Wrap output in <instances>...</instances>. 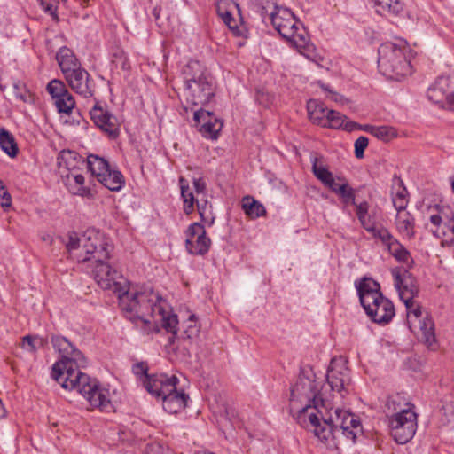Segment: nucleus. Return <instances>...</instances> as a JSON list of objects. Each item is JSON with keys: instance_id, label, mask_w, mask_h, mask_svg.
I'll use <instances>...</instances> for the list:
<instances>
[{"instance_id": "nucleus-55", "label": "nucleus", "mask_w": 454, "mask_h": 454, "mask_svg": "<svg viewBox=\"0 0 454 454\" xmlns=\"http://www.w3.org/2000/svg\"><path fill=\"white\" fill-rule=\"evenodd\" d=\"M184 333L188 339H192L198 335L199 329L196 325H190L185 331Z\"/></svg>"}, {"instance_id": "nucleus-24", "label": "nucleus", "mask_w": 454, "mask_h": 454, "mask_svg": "<svg viewBox=\"0 0 454 454\" xmlns=\"http://www.w3.org/2000/svg\"><path fill=\"white\" fill-rule=\"evenodd\" d=\"M62 178L65 185L72 194L87 198L92 196L90 190L84 185V176L79 171L62 173Z\"/></svg>"}, {"instance_id": "nucleus-34", "label": "nucleus", "mask_w": 454, "mask_h": 454, "mask_svg": "<svg viewBox=\"0 0 454 454\" xmlns=\"http://www.w3.org/2000/svg\"><path fill=\"white\" fill-rule=\"evenodd\" d=\"M358 129H363L384 142H387L397 136L395 129L388 126L365 125L362 127L359 125Z\"/></svg>"}, {"instance_id": "nucleus-22", "label": "nucleus", "mask_w": 454, "mask_h": 454, "mask_svg": "<svg viewBox=\"0 0 454 454\" xmlns=\"http://www.w3.org/2000/svg\"><path fill=\"white\" fill-rule=\"evenodd\" d=\"M176 383V376L168 377L165 374L150 375L144 381L145 389L157 398H161L165 394L175 390Z\"/></svg>"}, {"instance_id": "nucleus-41", "label": "nucleus", "mask_w": 454, "mask_h": 454, "mask_svg": "<svg viewBox=\"0 0 454 454\" xmlns=\"http://www.w3.org/2000/svg\"><path fill=\"white\" fill-rule=\"evenodd\" d=\"M53 102L59 113L67 115L71 114L75 106L74 98L70 92L67 94L65 93L59 98L54 99Z\"/></svg>"}, {"instance_id": "nucleus-59", "label": "nucleus", "mask_w": 454, "mask_h": 454, "mask_svg": "<svg viewBox=\"0 0 454 454\" xmlns=\"http://www.w3.org/2000/svg\"><path fill=\"white\" fill-rule=\"evenodd\" d=\"M330 98L335 102H341L342 101V96L337 94V93H333L332 96L330 97Z\"/></svg>"}, {"instance_id": "nucleus-4", "label": "nucleus", "mask_w": 454, "mask_h": 454, "mask_svg": "<svg viewBox=\"0 0 454 454\" xmlns=\"http://www.w3.org/2000/svg\"><path fill=\"white\" fill-rule=\"evenodd\" d=\"M69 254L78 262L107 260L112 252L109 239L99 231L88 230L82 237L71 233L67 243Z\"/></svg>"}, {"instance_id": "nucleus-16", "label": "nucleus", "mask_w": 454, "mask_h": 454, "mask_svg": "<svg viewBox=\"0 0 454 454\" xmlns=\"http://www.w3.org/2000/svg\"><path fill=\"white\" fill-rule=\"evenodd\" d=\"M86 163L92 176H96L105 187L113 192H118L122 188L125 181L121 173L114 174L112 181L108 180V182L103 177L104 174L111 168L106 160L98 155L90 154Z\"/></svg>"}, {"instance_id": "nucleus-58", "label": "nucleus", "mask_w": 454, "mask_h": 454, "mask_svg": "<svg viewBox=\"0 0 454 454\" xmlns=\"http://www.w3.org/2000/svg\"><path fill=\"white\" fill-rule=\"evenodd\" d=\"M35 344L37 345V349H38L39 348H43L44 345L47 344V340L43 338L35 336Z\"/></svg>"}, {"instance_id": "nucleus-56", "label": "nucleus", "mask_w": 454, "mask_h": 454, "mask_svg": "<svg viewBox=\"0 0 454 454\" xmlns=\"http://www.w3.org/2000/svg\"><path fill=\"white\" fill-rule=\"evenodd\" d=\"M145 454H161V447L160 445H149Z\"/></svg>"}, {"instance_id": "nucleus-23", "label": "nucleus", "mask_w": 454, "mask_h": 454, "mask_svg": "<svg viewBox=\"0 0 454 454\" xmlns=\"http://www.w3.org/2000/svg\"><path fill=\"white\" fill-rule=\"evenodd\" d=\"M448 80L441 78L427 90V98L442 108L454 109V93L447 94Z\"/></svg>"}, {"instance_id": "nucleus-44", "label": "nucleus", "mask_w": 454, "mask_h": 454, "mask_svg": "<svg viewBox=\"0 0 454 454\" xmlns=\"http://www.w3.org/2000/svg\"><path fill=\"white\" fill-rule=\"evenodd\" d=\"M341 200L343 204L345 205H354L356 206V192L355 190L349 186L348 183L347 182L344 186L339 187V192L337 193Z\"/></svg>"}, {"instance_id": "nucleus-39", "label": "nucleus", "mask_w": 454, "mask_h": 454, "mask_svg": "<svg viewBox=\"0 0 454 454\" xmlns=\"http://www.w3.org/2000/svg\"><path fill=\"white\" fill-rule=\"evenodd\" d=\"M0 147L11 157H15L18 153L17 144L12 135L4 129L0 130Z\"/></svg>"}, {"instance_id": "nucleus-30", "label": "nucleus", "mask_w": 454, "mask_h": 454, "mask_svg": "<svg viewBox=\"0 0 454 454\" xmlns=\"http://www.w3.org/2000/svg\"><path fill=\"white\" fill-rule=\"evenodd\" d=\"M323 127L331 129H343L347 131L358 129L359 124L355 121H348V118L340 113L330 110L325 119V124Z\"/></svg>"}, {"instance_id": "nucleus-33", "label": "nucleus", "mask_w": 454, "mask_h": 454, "mask_svg": "<svg viewBox=\"0 0 454 454\" xmlns=\"http://www.w3.org/2000/svg\"><path fill=\"white\" fill-rule=\"evenodd\" d=\"M242 209L247 216L253 219L266 214L264 206L251 196H246L242 199Z\"/></svg>"}, {"instance_id": "nucleus-54", "label": "nucleus", "mask_w": 454, "mask_h": 454, "mask_svg": "<svg viewBox=\"0 0 454 454\" xmlns=\"http://www.w3.org/2000/svg\"><path fill=\"white\" fill-rule=\"evenodd\" d=\"M233 12H229L225 13L223 16H221L223 21L228 26V27L231 30H234L237 27L236 21L232 17Z\"/></svg>"}, {"instance_id": "nucleus-35", "label": "nucleus", "mask_w": 454, "mask_h": 454, "mask_svg": "<svg viewBox=\"0 0 454 454\" xmlns=\"http://www.w3.org/2000/svg\"><path fill=\"white\" fill-rule=\"evenodd\" d=\"M179 183L181 188V197L184 201V211L186 215H190L194 209V203L196 199L194 198L187 180H185L184 177H180Z\"/></svg>"}, {"instance_id": "nucleus-18", "label": "nucleus", "mask_w": 454, "mask_h": 454, "mask_svg": "<svg viewBox=\"0 0 454 454\" xmlns=\"http://www.w3.org/2000/svg\"><path fill=\"white\" fill-rule=\"evenodd\" d=\"M312 173L319 180L322 184L328 188L331 192L337 194L339 187L344 186L348 182L342 176H333V173L328 169L325 159L322 155L316 154L311 158Z\"/></svg>"}, {"instance_id": "nucleus-11", "label": "nucleus", "mask_w": 454, "mask_h": 454, "mask_svg": "<svg viewBox=\"0 0 454 454\" xmlns=\"http://www.w3.org/2000/svg\"><path fill=\"white\" fill-rule=\"evenodd\" d=\"M390 433L399 444H405L415 434L417 429V414L413 410H404L388 417Z\"/></svg>"}, {"instance_id": "nucleus-49", "label": "nucleus", "mask_w": 454, "mask_h": 454, "mask_svg": "<svg viewBox=\"0 0 454 454\" xmlns=\"http://www.w3.org/2000/svg\"><path fill=\"white\" fill-rule=\"evenodd\" d=\"M22 348L30 351L35 352L37 350V345L35 344V336L26 335L22 339L21 343Z\"/></svg>"}, {"instance_id": "nucleus-52", "label": "nucleus", "mask_w": 454, "mask_h": 454, "mask_svg": "<svg viewBox=\"0 0 454 454\" xmlns=\"http://www.w3.org/2000/svg\"><path fill=\"white\" fill-rule=\"evenodd\" d=\"M12 205V197L6 189L0 191V206L3 208H8Z\"/></svg>"}, {"instance_id": "nucleus-47", "label": "nucleus", "mask_w": 454, "mask_h": 454, "mask_svg": "<svg viewBox=\"0 0 454 454\" xmlns=\"http://www.w3.org/2000/svg\"><path fill=\"white\" fill-rule=\"evenodd\" d=\"M259 5L262 8L263 18L268 15L269 19L271 17V12H275L277 9L281 8V6L277 5L274 0H258Z\"/></svg>"}, {"instance_id": "nucleus-31", "label": "nucleus", "mask_w": 454, "mask_h": 454, "mask_svg": "<svg viewBox=\"0 0 454 454\" xmlns=\"http://www.w3.org/2000/svg\"><path fill=\"white\" fill-rule=\"evenodd\" d=\"M376 12L384 16H397L403 10L400 0H372Z\"/></svg>"}, {"instance_id": "nucleus-40", "label": "nucleus", "mask_w": 454, "mask_h": 454, "mask_svg": "<svg viewBox=\"0 0 454 454\" xmlns=\"http://www.w3.org/2000/svg\"><path fill=\"white\" fill-rule=\"evenodd\" d=\"M386 408L387 412L391 411L393 414H397L404 410H412V404L405 402L400 395H395L388 397Z\"/></svg>"}, {"instance_id": "nucleus-29", "label": "nucleus", "mask_w": 454, "mask_h": 454, "mask_svg": "<svg viewBox=\"0 0 454 454\" xmlns=\"http://www.w3.org/2000/svg\"><path fill=\"white\" fill-rule=\"evenodd\" d=\"M407 195L408 192L402 178L395 175L392 179V201L397 211L406 208L408 204Z\"/></svg>"}, {"instance_id": "nucleus-53", "label": "nucleus", "mask_w": 454, "mask_h": 454, "mask_svg": "<svg viewBox=\"0 0 454 454\" xmlns=\"http://www.w3.org/2000/svg\"><path fill=\"white\" fill-rule=\"evenodd\" d=\"M193 186L195 188L197 196H200V194L205 196L206 182L202 178L193 179Z\"/></svg>"}, {"instance_id": "nucleus-28", "label": "nucleus", "mask_w": 454, "mask_h": 454, "mask_svg": "<svg viewBox=\"0 0 454 454\" xmlns=\"http://www.w3.org/2000/svg\"><path fill=\"white\" fill-rule=\"evenodd\" d=\"M187 398L184 393L177 392L176 388L169 391L161 397L163 409L170 414H175L184 409Z\"/></svg>"}, {"instance_id": "nucleus-15", "label": "nucleus", "mask_w": 454, "mask_h": 454, "mask_svg": "<svg viewBox=\"0 0 454 454\" xmlns=\"http://www.w3.org/2000/svg\"><path fill=\"white\" fill-rule=\"evenodd\" d=\"M86 163L92 176H96L105 187L113 192H118L122 188L125 181L121 173L114 174L112 181L108 180V182L103 177L104 174L111 168L106 160L98 155L90 154Z\"/></svg>"}, {"instance_id": "nucleus-37", "label": "nucleus", "mask_w": 454, "mask_h": 454, "mask_svg": "<svg viewBox=\"0 0 454 454\" xmlns=\"http://www.w3.org/2000/svg\"><path fill=\"white\" fill-rule=\"evenodd\" d=\"M356 216L363 226L367 231H371L375 226L373 217L369 214V204L367 201H363L356 205Z\"/></svg>"}, {"instance_id": "nucleus-27", "label": "nucleus", "mask_w": 454, "mask_h": 454, "mask_svg": "<svg viewBox=\"0 0 454 454\" xmlns=\"http://www.w3.org/2000/svg\"><path fill=\"white\" fill-rule=\"evenodd\" d=\"M56 59L64 77L82 67L73 51L67 47H62L59 49L57 53Z\"/></svg>"}, {"instance_id": "nucleus-48", "label": "nucleus", "mask_w": 454, "mask_h": 454, "mask_svg": "<svg viewBox=\"0 0 454 454\" xmlns=\"http://www.w3.org/2000/svg\"><path fill=\"white\" fill-rule=\"evenodd\" d=\"M368 146V138L365 137H359L355 142V155L356 158L361 159L364 156V152Z\"/></svg>"}, {"instance_id": "nucleus-9", "label": "nucleus", "mask_w": 454, "mask_h": 454, "mask_svg": "<svg viewBox=\"0 0 454 454\" xmlns=\"http://www.w3.org/2000/svg\"><path fill=\"white\" fill-rule=\"evenodd\" d=\"M270 20L278 34L300 52L309 45V36L303 24L287 8L271 12Z\"/></svg>"}, {"instance_id": "nucleus-17", "label": "nucleus", "mask_w": 454, "mask_h": 454, "mask_svg": "<svg viewBox=\"0 0 454 454\" xmlns=\"http://www.w3.org/2000/svg\"><path fill=\"white\" fill-rule=\"evenodd\" d=\"M185 247L189 254L205 255L210 249L211 239L199 223H192L185 231Z\"/></svg>"}, {"instance_id": "nucleus-14", "label": "nucleus", "mask_w": 454, "mask_h": 454, "mask_svg": "<svg viewBox=\"0 0 454 454\" xmlns=\"http://www.w3.org/2000/svg\"><path fill=\"white\" fill-rule=\"evenodd\" d=\"M326 380L333 391H336L344 395L350 390V372L346 365V361L342 358H333L331 360L329 369L326 374Z\"/></svg>"}, {"instance_id": "nucleus-3", "label": "nucleus", "mask_w": 454, "mask_h": 454, "mask_svg": "<svg viewBox=\"0 0 454 454\" xmlns=\"http://www.w3.org/2000/svg\"><path fill=\"white\" fill-rule=\"evenodd\" d=\"M332 410L331 403L329 408L319 410L317 422L310 430H313L314 434L324 442H328L330 439L336 438V434L341 433L355 443L356 436L363 432L360 419L348 411L336 408L332 412Z\"/></svg>"}, {"instance_id": "nucleus-50", "label": "nucleus", "mask_w": 454, "mask_h": 454, "mask_svg": "<svg viewBox=\"0 0 454 454\" xmlns=\"http://www.w3.org/2000/svg\"><path fill=\"white\" fill-rule=\"evenodd\" d=\"M42 8L48 13H50L54 20H58L57 7L54 4V0H40Z\"/></svg>"}, {"instance_id": "nucleus-42", "label": "nucleus", "mask_w": 454, "mask_h": 454, "mask_svg": "<svg viewBox=\"0 0 454 454\" xmlns=\"http://www.w3.org/2000/svg\"><path fill=\"white\" fill-rule=\"evenodd\" d=\"M368 232L372 233L375 239L380 240L381 244L387 248L396 239L384 227L377 228L374 226Z\"/></svg>"}, {"instance_id": "nucleus-36", "label": "nucleus", "mask_w": 454, "mask_h": 454, "mask_svg": "<svg viewBox=\"0 0 454 454\" xmlns=\"http://www.w3.org/2000/svg\"><path fill=\"white\" fill-rule=\"evenodd\" d=\"M397 215L395 219L396 228L399 232L403 233L408 237H411L413 235V218L410 215V213L405 210L397 211Z\"/></svg>"}, {"instance_id": "nucleus-20", "label": "nucleus", "mask_w": 454, "mask_h": 454, "mask_svg": "<svg viewBox=\"0 0 454 454\" xmlns=\"http://www.w3.org/2000/svg\"><path fill=\"white\" fill-rule=\"evenodd\" d=\"M93 122L111 138H116L120 129L117 118L108 110L96 103L90 111Z\"/></svg>"}, {"instance_id": "nucleus-19", "label": "nucleus", "mask_w": 454, "mask_h": 454, "mask_svg": "<svg viewBox=\"0 0 454 454\" xmlns=\"http://www.w3.org/2000/svg\"><path fill=\"white\" fill-rule=\"evenodd\" d=\"M69 87L78 95L90 98L94 97L96 84L90 74L82 67L76 69L65 77Z\"/></svg>"}, {"instance_id": "nucleus-26", "label": "nucleus", "mask_w": 454, "mask_h": 454, "mask_svg": "<svg viewBox=\"0 0 454 454\" xmlns=\"http://www.w3.org/2000/svg\"><path fill=\"white\" fill-rule=\"evenodd\" d=\"M84 163L83 158L74 151L63 150L58 156V166L62 173H64V170L67 173L77 172L80 166Z\"/></svg>"}, {"instance_id": "nucleus-6", "label": "nucleus", "mask_w": 454, "mask_h": 454, "mask_svg": "<svg viewBox=\"0 0 454 454\" xmlns=\"http://www.w3.org/2000/svg\"><path fill=\"white\" fill-rule=\"evenodd\" d=\"M51 340L61 356L52 366V378L62 387L74 386L68 380L81 372L79 368L85 367L84 356L63 336L53 335Z\"/></svg>"}, {"instance_id": "nucleus-7", "label": "nucleus", "mask_w": 454, "mask_h": 454, "mask_svg": "<svg viewBox=\"0 0 454 454\" xmlns=\"http://www.w3.org/2000/svg\"><path fill=\"white\" fill-rule=\"evenodd\" d=\"M360 302L368 317L375 323L386 325L395 316V307L390 300L383 296L378 282L364 278L357 286Z\"/></svg>"}, {"instance_id": "nucleus-64", "label": "nucleus", "mask_w": 454, "mask_h": 454, "mask_svg": "<svg viewBox=\"0 0 454 454\" xmlns=\"http://www.w3.org/2000/svg\"><path fill=\"white\" fill-rule=\"evenodd\" d=\"M193 317H194V315H192V316L190 317V319L192 320V319H193Z\"/></svg>"}, {"instance_id": "nucleus-8", "label": "nucleus", "mask_w": 454, "mask_h": 454, "mask_svg": "<svg viewBox=\"0 0 454 454\" xmlns=\"http://www.w3.org/2000/svg\"><path fill=\"white\" fill-rule=\"evenodd\" d=\"M407 50L404 43L396 44L387 42L380 46L378 67L383 75L399 80L411 74V63L406 59Z\"/></svg>"}, {"instance_id": "nucleus-5", "label": "nucleus", "mask_w": 454, "mask_h": 454, "mask_svg": "<svg viewBox=\"0 0 454 454\" xmlns=\"http://www.w3.org/2000/svg\"><path fill=\"white\" fill-rule=\"evenodd\" d=\"M184 83V97L186 101L184 109L203 106L214 97L215 91L211 81L206 75L199 61L191 60L182 69Z\"/></svg>"}, {"instance_id": "nucleus-46", "label": "nucleus", "mask_w": 454, "mask_h": 454, "mask_svg": "<svg viewBox=\"0 0 454 454\" xmlns=\"http://www.w3.org/2000/svg\"><path fill=\"white\" fill-rule=\"evenodd\" d=\"M216 12L221 17L229 12H233L239 8V4L231 0H219L216 3Z\"/></svg>"}, {"instance_id": "nucleus-1", "label": "nucleus", "mask_w": 454, "mask_h": 454, "mask_svg": "<svg viewBox=\"0 0 454 454\" xmlns=\"http://www.w3.org/2000/svg\"><path fill=\"white\" fill-rule=\"evenodd\" d=\"M95 263L93 276L96 282L102 289L111 290L118 296L124 317L145 334L164 328L173 334L169 337V343L173 344L178 320L170 312L167 301L152 289L131 286L106 260Z\"/></svg>"}, {"instance_id": "nucleus-25", "label": "nucleus", "mask_w": 454, "mask_h": 454, "mask_svg": "<svg viewBox=\"0 0 454 454\" xmlns=\"http://www.w3.org/2000/svg\"><path fill=\"white\" fill-rule=\"evenodd\" d=\"M437 212L434 214H431L429 215V221L431 223L430 231L434 233V236L443 239L446 242H453L454 241V223H450L449 225H442V217L440 215V212L435 209Z\"/></svg>"}, {"instance_id": "nucleus-10", "label": "nucleus", "mask_w": 454, "mask_h": 454, "mask_svg": "<svg viewBox=\"0 0 454 454\" xmlns=\"http://www.w3.org/2000/svg\"><path fill=\"white\" fill-rule=\"evenodd\" d=\"M68 381L74 386L62 387L69 390L76 389L93 408H98L104 411H108L113 408L108 389L102 387L97 380L91 379L85 373L79 372Z\"/></svg>"}, {"instance_id": "nucleus-21", "label": "nucleus", "mask_w": 454, "mask_h": 454, "mask_svg": "<svg viewBox=\"0 0 454 454\" xmlns=\"http://www.w3.org/2000/svg\"><path fill=\"white\" fill-rule=\"evenodd\" d=\"M193 120L199 130L206 138L215 139L223 128V121L217 119L212 113L202 108L194 111Z\"/></svg>"}, {"instance_id": "nucleus-51", "label": "nucleus", "mask_w": 454, "mask_h": 454, "mask_svg": "<svg viewBox=\"0 0 454 454\" xmlns=\"http://www.w3.org/2000/svg\"><path fill=\"white\" fill-rule=\"evenodd\" d=\"M148 365L145 362L137 363L133 365L132 372L137 376H145L147 379Z\"/></svg>"}, {"instance_id": "nucleus-62", "label": "nucleus", "mask_w": 454, "mask_h": 454, "mask_svg": "<svg viewBox=\"0 0 454 454\" xmlns=\"http://www.w3.org/2000/svg\"><path fill=\"white\" fill-rule=\"evenodd\" d=\"M322 89L325 90H328L327 87H325V85H321Z\"/></svg>"}, {"instance_id": "nucleus-2", "label": "nucleus", "mask_w": 454, "mask_h": 454, "mask_svg": "<svg viewBox=\"0 0 454 454\" xmlns=\"http://www.w3.org/2000/svg\"><path fill=\"white\" fill-rule=\"evenodd\" d=\"M330 407V401L323 397L322 385L315 376L300 374L291 388L290 413L302 427L310 429L317 422L319 410Z\"/></svg>"}, {"instance_id": "nucleus-38", "label": "nucleus", "mask_w": 454, "mask_h": 454, "mask_svg": "<svg viewBox=\"0 0 454 454\" xmlns=\"http://www.w3.org/2000/svg\"><path fill=\"white\" fill-rule=\"evenodd\" d=\"M388 253L399 262H412L410 252L396 239L387 248Z\"/></svg>"}, {"instance_id": "nucleus-12", "label": "nucleus", "mask_w": 454, "mask_h": 454, "mask_svg": "<svg viewBox=\"0 0 454 454\" xmlns=\"http://www.w3.org/2000/svg\"><path fill=\"white\" fill-rule=\"evenodd\" d=\"M407 324L411 332L418 334L419 339L428 347L435 342L434 323L431 316L417 306L406 311Z\"/></svg>"}, {"instance_id": "nucleus-61", "label": "nucleus", "mask_w": 454, "mask_h": 454, "mask_svg": "<svg viewBox=\"0 0 454 454\" xmlns=\"http://www.w3.org/2000/svg\"><path fill=\"white\" fill-rule=\"evenodd\" d=\"M153 14L155 15L156 19H158V14L156 13V9L153 10Z\"/></svg>"}, {"instance_id": "nucleus-43", "label": "nucleus", "mask_w": 454, "mask_h": 454, "mask_svg": "<svg viewBox=\"0 0 454 454\" xmlns=\"http://www.w3.org/2000/svg\"><path fill=\"white\" fill-rule=\"evenodd\" d=\"M46 90L51 95V98L54 100L56 98H59L65 93H69L68 90L67 89L65 83L59 80V79H53L51 80L46 87Z\"/></svg>"}, {"instance_id": "nucleus-13", "label": "nucleus", "mask_w": 454, "mask_h": 454, "mask_svg": "<svg viewBox=\"0 0 454 454\" xmlns=\"http://www.w3.org/2000/svg\"><path fill=\"white\" fill-rule=\"evenodd\" d=\"M391 274L399 297L405 304L406 311L419 306L413 300L419 294V286L411 273L406 269L396 267L391 270Z\"/></svg>"}, {"instance_id": "nucleus-60", "label": "nucleus", "mask_w": 454, "mask_h": 454, "mask_svg": "<svg viewBox=\"0 0 454 454\" xmlns=\"http://www.w3.org/2000/svg\"><path fill=\"white\" fill-rule=\"evenodd\" d=\"M4 189L5 188H4V184H3V182L0 180V191H3Z\"/></svg>"}, {"instance_id": "nucleus-63", "label": "nucleus", "mask_w": 454, "mask_h": 454, "mask_svg": "<svg viewBox=\"0 0 454 454\" xmlns=\"http://www.w3.org/2000/svg\"><path fill=\"white\" fill-rule=\"evenodd\" d=\"M451 187H452V191L454 192V180L451 182Z\"/></svg>"}, {"instance_id": "nucleus-45", "label": "nucleus", "mask_w": 454, "mask_h": 454, "mask_svg": "<svg viewBox=\"0 0 454 454\" xmlns=\"http://www.w3.org/2000/svg\"><path fill=\"white\" fill-rule=\"evenodd\" d=\"M195 202L197 204V208L200 215L201 221L208 223L209 225L213 224L214 217L212 216V213L210 210L211 207H207V201H205L203 204L200 203V200L198 198L196 199Z\"/></svg>"}, {"instance_id": "nucleus-32", "label": "nucleus", "mask_w": 454, "mask_h": 454, "mask_svg": "<svg viewBox=\"0 0 454 454\" xmlns=\"http://www.w3.org/2000/svg\"><path fill=\"white\" fill-rule=\"evenodd\" d=\"M307 109L309 120L317 125L324 126L328 116L329 109L316 99H310L307 103Z\"/></svg>"}, {"instance_id": "nucleus-57", "label": "nucleus", "mask_w": 454, "mask_h": 454, "mask_svg": "<svg viewBox=\"0 0 454 454\" xmlns=\"http://www.w3.org/2000/svg\"><path fill=\"white\" fill-rule=\"evenodd\" d=\"M117 173H121V172L117 169H114V168H110L108 169V171L106 174H104L103 177L105 179H106L107 181L108 180L112 181L113 177L114 176V174H117Z\"/></svg>"}]
</instances>
